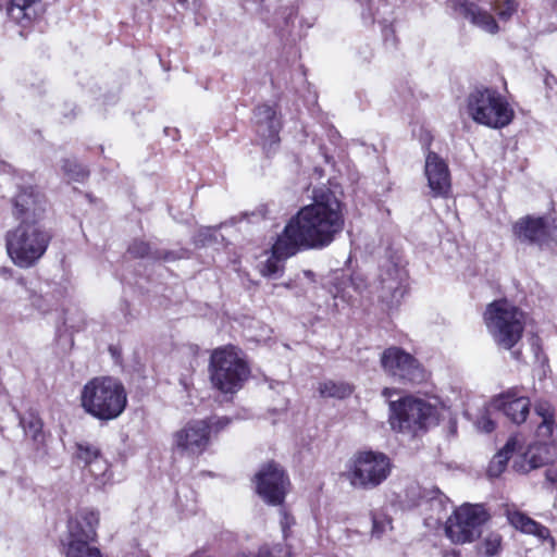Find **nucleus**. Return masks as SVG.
<instances>
[{
  "instance_id": "nucleus-36",
  "label": "nucleus",
  "mask_w": 557,
  "mask_h": 557,
  "mask_svg": "<svg viewBox=\"0 0 557 557\" xmlns=\"http://www.w3.org/2000/svg\"><path fill=\"white\" fill-rule=\"evenodd\" d=\"M351 285L352 287L359 292V293H362L363 292V288H366V285H364V280L361 275L359 274H355L352 277H351Z\"/></svg>"
},
{
  "instance_id": "nucleus-15",
  "label": "nucleus",
  "mask_w": 557,
  "mask_h": 557,
  "mask_svg": "<svg viewBox=\"0 0 557 557\" xmlns=\"http://www.w3.org/2000/svg\"><path fill=\"white\" fill-rule=\"evenodd\" d=\"M513 232L519 240L541 249H552L557 242V223L549 218L527 216L515 224Z\"/></svg>"
},
{
  "instance_id": "nucleus-30",
  "label": "nucleus",
  "mask_w": 557,
  "mask_h": 557,
  "mask_svg": "<svg viewBox=\"0 0 557 557\" xmlns=\"http://www.w3.org/2000/svg\"><path fill=\"white\" fill-rule=\"evenodd\" d=\"M277 245V239L272 246V256L268 258V260L261 265L260 272L263 276H273L276 275L282 270L283 260L289 258L290 256H283L275 251Z\"/></svg>"
},
{
  "instance_id": "nucleus-34",
  "label": "nucleus",
  "mask_w": 557,
  "mask_h": 557,
  "mask_svg": "<svg viewBox=\"0 0 557 557\" xmlns=\"http://www.w3.org/2000/svg\"><path fill=\"white\" fill-rule=\"evenodd\" d=\"M373 527H372V533L375 536H381L386 532L387 529L392 528V521L391 519L383 517V516H376L374 515L372 518Z\"/></svg>"
},
{
  "instance_id": "nucleus-35",
  "label": "nucleus",
  "mask_w": 557,
  "mask_h": 557,
  "mask_svg": "<svg viewBox=\"0 0 557 557\" xmlns=\"http://www.w3.org/2000/svg\"><path fill=\"white\" fill-rule=\"evenodd\" d=\"M476 428L485 433H490L495 429V422L490 418L488 414H482L476 420Z\"/></svg>"
},
{
  "instance_id": "nucleus-14",
  "label": "nucleus",
  "mask_w": 557,
  "mask_h": 557,
  "mask_svg": "<svg viewBox=\"0 0 557 557\" xmlns=\"http://www.w3.org/2000/svg\"><path fill=\"white\" fill-rule=\"evenodd\" d=\"M380 361L384 372L399 381L420 383L425 379V371L419 361L399 347L386 348Z\"/></svg>"
},
{
  "instance_id": "nucleus-4",
  "label": "nucleus",
  "mask_w": 557,
  "mask_h": 557,
  "mask_svg": "<svg viewBox=\"0 0 557 557\" xmlns=\"http://www.w3.org/2000/svg\"><path fill=\"white\" fill-rule=\"evenodd\" d=\"M486 329L494 343L506 350L513 348L521 339L525 314L517 306L506 299L495 300L484 312Z\"/></svg>"
},
{
  "instance_id": "nucleus-29",
  "label": "nucleus",
  "mask_w": 557,
  "mask_h": 557,
  "mask_svg": "<svg viewBox=\"0 0 557 557\" xmlns=\"http://www.w3.org/2000/svg\"><path fill=\"white\" fill-rule=\"evenodd\" d=\"M20 424L24 430L26 436L34 441H39L42 437V422L38 414L29 410L20 417Z\"/></svg>"
},
{
  "instance_id": "nucleus-18",
  "label": "nucleus",
  "mask_w": 557,
  "mask_h": 557,
  "mask_svg": "<svg viewBox=\"0 0 557 557\" xmlns=\"http://www.w3.org/2000/svg\"><path fill=\"white\" fill-rule=\"evenodd\" d=\"M288 483L283 469L274 462L265 465L256 474L257 492L271 505H280L284 500Z\"/></svg>"
},
{
  "instance_id": "nucleus-33",
  "label": "nucleus",
  "mask_w": 557,
  "mask_h": 557,
  "mask_svg": "<svg viewBox=\"0 0 557 557\" xmlns=\"http://www.w3.org/2000/svg\"><path fill=\"white\" fill-rule=\"evenodd\" d=\"M502 546V536L497 533L487 534L482 544H481V553L487 557H492L496 555Z\"/></svg>"
},
{
  "instance_id": "nucleus-2",
  "label": "nucleus",
  "mask_w": 557,
  "mask_h": 557,
  "mask_svg": "<svg viewBox=\"0 0 557 557\" xmlns=\"http://www.w3.org/2000/svg\"><path fill=\"white\" fill-rule=\"evenodd\" d=\"M79 400L86 413L100 421H110L119 418L125 410L127 394L117 379L99 376L83 386Z\"/></svg>"
},
{
  "instance_id": "nucleus-12",
  "label": "nucleus",
  "mask_w": 557,
  "mask_h": 557,
  "mask_svg": "<svg viewBox=\"0 0 557 557\" xmlns=\"http://www.w3.org/2000/svg\"><path fill=\"white\" fill-rule=\"evenodd\" d=\"M486 520L487 513L482 505L463 504L447 518L445 532L455 544L469 543L480 536Z\"/></svg>"
},
{
  "instance_id": "nucleus-1",
  "label": "nucleus",
  "mask_w": 557,
  "mask_h": 557,
  "mask_svg": "<svg viewBox=\"0 0 557 557\" xmlns=\"http://www.w3.org/2000/svg\"><path fill=\"white\" fill-rule=\"evenodd\" d=\"M345 225L343 205L326 187L314 188L312 202L302 207L277 236L275 251L294 256L300 250L331 245Z\"/></svg>"
},
{
  "instance_id": "nucleus-7",
  "label": "nucleus",
  "mask_w": 557,
  "mask_h": 557,
  "mask_svg": "<svg viewBox=\"0 0 557 557\" xmlns=\"http://www.w3.org/2000/svg\"><path fill=\"white\" fill-rule=\"evenodd\" d=\"M212 385L224 394L237 393L250 375V369L234 346L216 348L209 364Z\"/></svg>"
},
{
  "instance_id": "nucleus-32",
  "label": "nucleus",
  "mask_w": 557,
  "mask_h": 557,
  "mask_svg": "<svg viewBox=\"0 0 557 557\" xmlns=\"http://www.w3.org/2000/svg\"><path fill=\"white\" fill-rule=\"evenodd\" d=\"M430 508L435 511V516H431L430 518L440 522L445 518L447 507L449 505L448 498L441 493L440 491L435 492V496L430 499Z\"/></svg>"
},
{
  "instance_id": "nucleus-24",
  "label": "nucleus",
  "mask_w": 557,
  "mask_h": 557,
  "mask_svg": "<svg viewBox=\"0 0 557 557\" xmlns=\"http://www.w3.org/2000/svg\"><path fill=\"white\" fill-rule=\"evenodd\" d=\"M519 446L517 437H510L503 449H500L490 461L487 468V475L490 478H498L506 469L507 462L510 459L512 453Z\"/></svg>"
},
{
  "instance_id": "nucleus-21",
  "label": "nucleus",
  "mask_w": 557,
  "mask_h": 557,
  "mask_svg": "<svg viewBox=\"0 0 557 557\" xmlns=\"http://www.w3.org/2000/svg\"><path fill=\"white\" fill-rule=\"evenodd\" d=\"M530 406V399L517 388L508 389L491 401V408L503 412L508 420L518 425L525 422Z\"/></svg>"
},
{
  "instance_id": "nucleus-28",
  "label": "nucleus",
  "mask_w": 557,
  "mask_h": 557,
  "mask_svg": "<svg viewBox=\"0 0 557 557\" xmlns=\"http://www.w3.org/2000/svg\"><path fill=\"white\" fill-rule=\"evenodd\" d=\"M128 253L135 258H144L151 256L152 259H163L166 261L176 259V256L173 252L166 251L164 253H161L159 251H152L148 243L138 239L134 240L129 245Z\"/></svg>"
},
{
  "instance_id": "nucleus-37",
  "label": "nucleus",
  "mask_w": 557,
  "mask_h": 557,
  "mask_svg": "<svg viewBox=\"0 0 557 557\" xmlns=\"http://www.w3.org/2000/svg\"><path fill=\"white\" fill-rule=\"evenodd\" d=\"M230 422H231V420L228 418L223 417V418H218L213 423H210V424H211V426L213 425L216 431H219V430L224 429L226 425H228Z\"/></svg>"
},
{
  "instance_id": "nucleus-16",
  "label": "nucleus",
  "mask_w": 557,
  "mask_h": 557,
  "mask_svg": "<svg viewBox=\"0 0 557 557\" xmlns=\"http://www.w3.org/2000/svg\"><path fill=\"white\" fill-rule=\"evenodd\" d=\"M47 209L45 195L33 185L18 187L13 198V215L21 223H39Z\"/></svg>"
},
{
  "instance_id": "nucleus-41",
  "label": "nucleus",
  "mask_w": 557,
  "mask_h": 557,
  "mask_svg": "<svg viewBox=\"0 0 557 557\" xmlns=\"http://www.w3.org/2000/svg\"><path fill=\"white\" fill-rule=\"evenodd\" d=\"M314 172L319 175V177H321V176H322V171H321V170H319L318 168H315V169H314Z\"/></svg>"
},
{
  "instance_id": "nucleus-3",
  "label": "nucleus",
  "mask_w": 557,
  "mask_h": 557,
  "mask_svg": "<svg viewBox=\"0 0 557 557\" xmlns=\"http://www.w3.org/2000/svg\"><path fill=\"white\" fill-rule=\"evenodd\" d=\"M51 235L39 223H20L5 235L7 251L12 262L28 269L45 255Z\"/></svg>"
},
{
  "instance_id": "nucleus-25",
  "label": "nucleus",
  "mask_w": 557,
  "mask_h": 557,
  "mask_svg": "<svg viewBox=\"0 0 557 557\" xmlns=\"http://www.w3.org/2000/svg\"><path fill=\"white\" fill-rule=\"evenodd\" d=\"M84 475L91 476L99 487L107 485L112 479L110 465L102 455L84 469Z\"/></svg>"
},
{
  "instance_id": "nucleus-13",
  "label": "nucleus",
  "mask_w": 557,
  "mask_h": 557,
  "mask_svg": "<svg viewBox=\"0 0 557 557\" xmlns=\"http://www.w3.org/2000/svg\"><path fill=\"white\" fill-rule=\"evenodd\" d=\"M210 433L208 420H189L172 434V449L181 456L197 458L209 447Z\"/></svg>"
},
{
  "instance_id": "nucleus-23",
  "label": "nucleus",
  "mask_w": 557,
  "mask_h": 557,
  "mask_svg": "<svg viewBox=\"0 0 557 557\" xmlns=\"http://www.w3.org/2000/svg\"><path fill=\"white\" fill-rule=\"evenodd\" d=\"M507 519L509 523L517 530L536 536L539 540L544 541L550 537L548 528L540 524L527 515L518 510L507 509Z\"/></svg>"
},
{
  "instance_id": "nucleus-8",
  "label": "nucleus",
  "mask_w": 557,
  "mask_h": 557,
  "mask_svg": "<svg viewBox=\"0 0 557 557\" xmlns=\"http://www.w3.org/2000/svg\"><path fill=\"white\" fill-rule=\"evenodd\" d=\"M448 4L472 25L492 35L499 32V26L488 9H493L500 21H508L519 8L517 0H448Z\"/></svg>"
},
{
  "instance_id": "nucleus-22",
  "label": "nucleus",
  "mask_w": 557,
  "mask_h": 557,
  "mask_svg": "<svg viewBox=\"0 0 557 557\" xmlns=\"http://www.w3.org/2000/svg\"><path fill=\"white\" fill-rule=\"evenodd\" d=\"M39 0H0V10L5 7L8 16L17 24L28 25L37 15Z\"/></svg>"
},
{
  "instance_id": "nucleus-27",
  "label": "nucleus",
  "mask_w": 557,
  "mask_h": 557,
  "mask_svg": "<svg viewBox=\"0 0 557 557\" xmlns=\"http://www.w3.org/2000/svg\"><path fill=\"white\" fill-rule=\"evenodd\" d=\"M100 456V449L90 443L79 442L75 444L73 460L77 466L82 467L83 470Z\"/></svg>"
},
{
  "instance_id": "nucleus-10",
  "label": "nucleus",
  "mask_w": 557,
  "mask_h": 557,
  "mask_svg": "<svg viewBox=\"0 0 557 557\" xmlns=\"http://www.w3.org/2000/svg\"><path fill=\"white\" fill-rule=\"evenodd\" d=\"M99 515L92 510H81L69 520V534L62 541L66 557H103L100 549L91 546L97 537Z\"/></svg>"
},
{
  "instance_id": "nucleus-39",
  "label": "nucleus",
  "mask_w": 557,
  "mask_h": 557,
  "mask_svg": "<svg viewBox=\"0 0 557 557\" xmlns=\"http://www.w3.org/2000/svg\"><path fill=\"white\" fill-rule=\"evenodd\" d=\"M283 517H284V520H285L284 522H282L283 523V532L285 533V529H286V525L288 523V521H287L288 520L287 513L284 512Z\"/></svg>"
},
{
  "instance_id": "nucleus-6",
  "label": "nucleus",
  "mask_w": 557,
  "mask_h": 557,
  "mask_svg": "<svg viewBox=\"0 0 557 557\" xmlns=\"http://www.w3.org/2000/svg\"><path fill=\"white\" fill-rule=\"evenodd\" d=\"M466 112L478 124L499 129L509 125L513 110L496 89L475 87L466 99Z\"/></svg>"
},
{
  "instance_id": "nucleus-40",
  "label": "nucleus",
  "mask_w": 557,
  "mask_h": 557,
  "mask_svg": "<svg viewBox=\"0 0 557 557\" xmlns=\"http://www.w3.org/2000/svg\"><path fill=\"white\" fill-rule=\"evenodd\" d=\"M304 275H305L306 277H308L310 281H312V280H313V273H312V272H310V271H304Z\"/></svg>"
},
{
  "instance_id": "nucleus-26",
  "label": "nucleus",
  "mask_w": 557,
  "mask_h": 557,
  "mask_svg": "<svg viewBox=\"0 0 557 557\" xmlns=\"http://www.w3.org/2000/svg\"><path fill=\"white\" fill-rule=\"evenodd\" d=\"M318 391L322 397L344 399L352 394L354 387L343 381L327 380L319 384Z\"/></svg>"
},
{
  "instance_id": "nucleus-20",
  "label": "nucleus",
  "mask_w": 557,
  "mask_h": 557,
  "mask_svg": "<svg viewBox=\"0 0 557 557\" xmlns=\"http://www.w3.org/2000/svg\"><path fill=\"white\" fill-rule=\"evenodd\" d=\"M424 175L430 194L434 198H446L451 191L450 172L446 161L433 151L425 156Z\"/></svg>"
},
{
  "instance_id": "nucleus-19",
  "label": "nucleus",
  "mask_w": 557,
  "mask_h": 557,
  "mask_svg": "<svg viewBox=\"0 0 557 557\" xmlns=\"http://www.w3.org/2000/svg\"><path fill=\"white\" fill-rule=\"evenodd\" d=\"M253 126L264 149L272 150L280 141L281 119L276 107L263 103L253 111Z\"/></svg>"
},
{
  "instance_id": "nucleus-5",
  "label": "nucleus",
  "mask_w": 557,
  "mask_h": 557,
  "mask_svg": "<svg viewBox=\"0 0 557 557\" xmlns=\"http://www.w3.org/2000/svg\"><path fill=\"white\" fill-rule=\"evenodd\" d=\"M534 411L542 419L536 429L539 442L530 445L521 455V465L515 461V467L523 472L550 463L556 458L557 434L554 408L548 401L539 400L534 405Z\"/></svg>"
},
{
  "instance_id": "nucleus-17",
  "label": "nucleus",
  "mask_w": 557,
  "mask_h": 557,
  "mask_svg": "<svg viewBox=\"0 0 557 557\" xmlns=\"http://www.w3.org/2000/svg\"><path fill=\"white\" fill-rule=\"evenodd\" d=\"M407 276V270L400 261H385L380 268L379 283L374 286L377 297L386 302L398 300L404 295Z\"/></svg>"
},
{
  "instance_id": "nucleus-11",
  "label": "nucleus",
  "mask_w": 557,
  "mask_h": 557,
  "mask_svg": "<svg viewBox=\"0 0 557 557\" xmlns=\"http://www.w3.org/2000/svg\"><path fill=\"white\" fill-rule=\"evenodd\" d=\"M392 461L381 451L364 450L358 453L347 471V479L355 488L372 490L389 476Z\"/></svg>"
},
{
  "instance_id": "nucleus-9",
  "label": "nucleus",
  "mask_w": 557,
  "mask_h": 557,
  "mask_svg": "<svg viewBox=\"0 0 557 557\" xmlns=\"http://www.w3.org/2000/svg\"><path fill=\"white\" fill-rule=\"evenodd\" d=\"M388 409L391 429L411 436L424 431L435 413V408L430 403L413 396L389 401Z\"/></svg>"
},
{
  "instance_id": "nucleus-31",
  "label": "nucleus",
  "mask_w": 557,
  "mask_h": 557,
  "mask_svg": "<svg viewBox=\"0 0 557 557\" xmlns=\"http://www.w3.org/2000/svg\"><path fill=\"white\" fill-rule=\"evenodd\" d=\"M62 171L69 181L82 182L87 176V171L74 159H65Z\"/></svg>"
},
{
  "instance_id": "nucleus-38",
  "label": "nucleus",
  "mask_w": 557,
  "mask_h": 557,
  "mask_svg": "<svg viewBox=\"0 0 557 557\" xmlns=\"http://www.w3.org/2000/svg\"><path fill=\"white\" fill-rule=\"evenodd\" d=\"M382 394H383L384 397L389 398L391 395H392V389L391 388H384Z\"/></svg>"
}]
</instances>
